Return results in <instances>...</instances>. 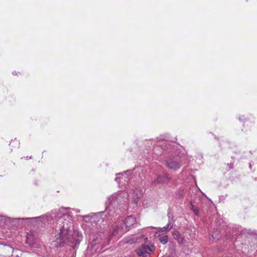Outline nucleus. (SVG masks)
Masks as SVG:
<instances>
[{
	"instance_id": "nucleus-1",
	"label": "nucleus",
	"mask_w": 257,
	"mask_h": 257,
	"mask_svg": "<svg viewBox=\"0 0 257 257\" xmlns=\"http://www.w3.org/2000/svg\"><path fill=\"white\" fill-rule=\"evenodd\" d=\"M136 223V219L132 215L126 217L124 221L115 225L112 230V235L116 237L121 236L127 231L131 227Z\"/></svg>"
},
{
	"instance_id": "nucleus-2",
	"label": "nucleus",
	"mask_w": 257,
	"mask_h": 257,
	"mask_svg": "<svg viewBox=\"0 0 257 257\" xmlns=\"http://www.w3.org/2000/svg\"><path fill=\"white\" fill-rule=\"evenodd\" d=\"M59 227V232L55 235L56 239L54 241V245L56 247H59L67 241L73 242L74 240L70 234L69 228H66L65 226H60Z\"/></svg>"
},
{
	"instance_id": "nucleus-3",
	"label": "nucleus",
	"mask_w": 257,
	"mask_h": 257,
	"mask_svg": "<svg viewBox=\"0 0 257 257\" xmlns=\"http://www.w3.org/2000/svg\"><path fill=\"white\" fill-rule=\"evenodd\" d=\"M56 213H53L51 217H56L58 218V222L60 226H65L66 228H70L72 225V216L67 214L63 213L61 211L59 210L56 212Z\"/></svg>"
},
{
	"instance_id": "nucleus-4",
	"label": "nucleus",
	"mask_w": 257,
	"mask_h": 257,
	"mask_svg": "<svg viewBox=\"0 0 257 257\" xmlns=\"http://www.w3.org/2000/svg\"><path fill=\"white\" fill-rule=\"evenodd\" d=\"M155 250V247L153 245L143 244L136 251L139 257H148V254L153 253Z\"/></svg>"
},
{
	"instance_id": "nucleus-5",
	"label": "nucleus",
	"mask_w": 257,
	"mask_h": 257,
	"mask_svg": "<svg viewBox=\"0 0 257 257\" xmlns=\"http://www.w3.org/2000/svg\"><path fill=\"white\" fill-rule=\"evenodd\" d=\"M167 167L172 170H176L181 166L180 161L177 158H170L167 161Z\"/></svg>"
},
{
	"instance_id": "nucleus-6",
	"label": "nucleus",
	"mask_w": 257,
	"mask_h": 257,
	"mask_svg": "<svg viewBox=\"0 0 257 257\" xmlns=\"http://www.w3.org/2000/svg\"><path fill=\"white\" fill-rule=\"evenodd\" d=\"M170 177L167 173L163 175H158L157 179L153 181V183L155 184H168L170 181Z\"/></svg>"
},
{
	"instance_id": "nucleus-7",
	"label": "nucleus",
	"mask_w": 257,
	"mask_h": 257,
	"mask_svg": "<svg viewBox=\"0 0 257 257\" xmlns=\"http://www.w3.org/2000/svg\"><path fill=\"white\" fill-rule=\"evenodd\" d=\"M172 227H173V224L169 222L166 226L163 227L162 228H160L156 232L155 236H159L168 232L172 228Z\"/></svg>"
},
{
	"instance_id": "nucleus-8",
	"label": "nucleus",
	"mask_w": 257,
	"mask_h": 257,
	"mask_svg": "<svg viewBox=\"0 0 257 257\" xmlns=\"http://www.w3.org/2000/svg\"><path fill=\"white\" fill-rule=\"evenodd\" d=\"M143 195L142 191L136 189L133 191L132 197L133 199V201L135 204L138 203L139 199Z\"/></svg>"
},
{
	"instance_id": "nucleus-9",
	"label": "nucleus",
	"mask_w": 257,
	"mask_h": 257,
	"mask_svg": "<svg viewBox=\"0 0 257 257\" xmlns=\"http://www.w3.org/2000/svg\"><path fill=\"white\" fill-rule=\"evenodd\" d=\"M220 237L219 233L217 232V231L213 232L212 234L211 235V236L209 237L210 239L212 240H216L219 239Z\"/></svg>"
},
{
	"instance_id": "nucleus-10",
	"label": "nucleus",
	"mask_w": 257,
	"mask_h": 257,
	"mask_svg": "<svg viewBox=\"0 0 257 257\" xmlns=\"http://www.w3.org/2000/svg\"><path fill=\"white\" fill-rule=\"evenodd\" d=\"M159 240L160 242L163 244H165L168 242V237L167 235H163L160 237Z\"/></svg>"
},
{
	"instance_id": "nucleus-11",
	"label": "nucleus",
	"mask_w": 257,
	"mask_h": 257,
	"mask_svg": "<svg viewBox=\"0 0 257 257\" xmlns=\"http://www.w3.org/2000/svg\"><path fill=\"white\" fill-rule=\"evenodd\" d=\"M172 235L175 239L177 240L178 241H179V239L181 236L178 231H174L172 233Z\"/></svg>"
},
{
	"instance_id": "nucleus-12",
	"label": "nucleus",
	"mask_w": 257,
	"mask_h": 257,
	"mask_svg": "<svg viewBox=\"0 0 257 257\" xmlns=\"http://www.w3.org/2000/svg\"><path fill=\"white\" fill-rule=\"evenodd\" d=\"M116 198H117L116 195L114 194L111 196H110L108 198V199L110 201V203H111L113 201H114L115 199H116Z\"/></svg>"
},
{
	"instance_id": "nucleus-13",
	"label": "nucleus",
	"mask_w": 257,
	"mask_h": 257,
	"mask_svg": "<svg viewBox=\"0 0 257 257\" xmlns=\"http://www.w3.org/2000/svg\"><path fill=\"white\" fill-rule=\"evenodd\" d=\"M192 209L196 215H198V211L197 208H194V206H192Z\"/></svg>"
},
{
	"instance_id": "nucleus-14",
	"label": "nucleus",
	"mask_w": 257,
	"mask_h": 257,
	"mask_svg": "<svg viewBox=\"0 0 257 257\" xmlns=\"http://www.w3.org/2000/svg\"><path fill=\"white\" fill-rule=\"evenodd\" d=\"M121 175H122V174H121V173L117 174H116L117 177L115 178V180L116 181H117V179L119 178V176H121Z\"/></svg>"
},
{
	"instance_id": "nucleus-15",
	"label": "nucleus",
	"mask_w": 257,
	"mask_h": 257,
	"mask_svg": "<svg viewBox=\"0 0 257 257\" xmlns=\"http://www.w3.org/2000/svg\"><path fill=\"white\" fill-rule=\"evenodd\" d=\"M183 241H184V239L180 237V239H179V241H178V242H179V243H183Z\"/></svg>"
},
{
	"instance_id": "nucleus-16",
	"label": "nucleus",
	"mask_w": 257,
	"mask_h": 257,
	"mask_svg": "<svg viewBox=\"0 0 257 257\" xmlns=\"http://www.w3.org/2000/svg\"><path fill=\"white\" fill-rule=\"evenodd\" d=\"M46 220H48V221H49V218L50 217L48 216H46Z\"/></svg>"
},
{
	"instance_id": "nucleus-17",
	"label": "nucleus",
	"mask_w": 257,
	"mask_h": 257,
	"mask_svg": "<svg viewBox=\"0 0 257 257\" xmlns=\"http://www.w3.org/2000/svg\"><path fill=\"white\" fill-rule=\"evenodd\" d=\"M13 75H17V73L15 72H13Z\"/></svg>"
},
{
	"instance_id": "nucleus-18",
	"label": "nucleus",
	"mask_w": 257,
	"mask_h": 257,
	"mask_svg": "<svg viewBox=\"0 0 257 257\" xmlns=\"http://www.w3.org/2000/svg\"><path fill=\"white\" fill-rule=\"evenodd\" d=\"M89 217V216H88V215H86V216H84V218H85V217Z\"/></svg>"
},
{
	"instance_id": "nucleus-19",
	"label": "nucleus",
	"mask_w": 257,
	"mask_h": 257,
	"mask_svg": "<svg viewBox=\"0 0 257 257\" xmlns=\"http://www.w3.org/2000/svg\"><path fill=\"white\" fill-rule=\"evenodd\" d=\"M147 239H148V237H145V240H147Z\"/></svg>"
},
{
	"instance_id": "nucleus-20",
	"label": "nucleus",
	"mask_w": 257,
	"mask_h": 257,
	"mask_svg": "<svg viewBox=\"0 0 257 257\" xmlns=\"http://www.w3.org/2000/svg\"><path fill=\"white\" fill-rule=\"evenodd\" d=\"M15 142V141H14V142ZM16 143H17V144H18V141H16Z\"/></svg>"
}]
</instances>
